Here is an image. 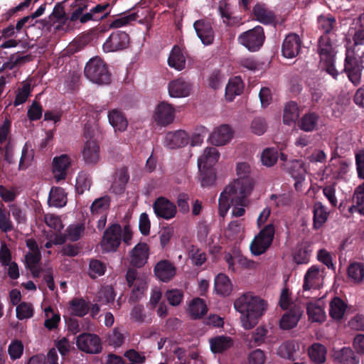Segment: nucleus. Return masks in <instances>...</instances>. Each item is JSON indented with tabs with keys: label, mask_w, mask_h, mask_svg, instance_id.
Returning a JSON list of instances; mask_svg holds the SVG:
<instances>
[{
	"label": "nucleus",
	"mask_w": 364,
	"mask_h": 364,
	"mask_svg": "<svg viewBox=\"0 0 364 364\" xmlns=\"http://www.w3.org/2000/svg\"><path fill=\"white\" fill-rule=\"evenodd\" d=\"M235 309L240 313L242 326L250 330L253 328L264 315L267 303L252 292H246L237 297L234 302Z\"/></svg>",
	"instance_id": "f257e3e1"
},
{
	"label": "nucleus",
	"mask_w": 364,
	"mask_h": 364,
	"mask_svg": "<svg viewBox=\"0 0 364 364\" xmlns=\"http://www.w3.org/2000/svg\"><path fill=\"white\" fill-rule=\"evenodd\" d=\"M235 172L237 178L230 183L220 194V205L223 213L228 207V198L229 195L235 191L244 196L251 195L255 187V180L250 175L252 168L248 162L237 163Z\"/></svg>",
	"instance_id": "f03ea898"
},
{
	"label": "nucleus",
	"mask_w": 364,
	"mask_h": 364,
	"mask_svg": "<svg viewBox=\"0 0 364 364\" xmlns=\"http://www.w3.org/2000/svg\"><path fill=\"white\" fill-rule=\"evenodd\" d=\"M336 48L334 34H323L320 37L318 46L320 67L335 79L338 74L334 67Z\"/></svg>",
	"instance_id": "7ed1b4c3"
},
{
	"label": "nucleus",
	"mask_w": 364,
	"mask_h": 364,
	"mask_svg": "<svg viewBox=\"0 0 364 364\" xmlns=\"http://www.w3.org/2000/svg\"><path fill=\"white\" fill-rule=\"evenodd\" d=\"M220 153L214 147H207L198 159V166L200 173L201 185L206 186L215 180V174L212 167L218 162Z\"/></svg>",
	"instance_id": "20e7f679"
},
{
	"label": "nucleus",
	"mask_w": 364,
	"mask_h": 364,
	"mask_svg": "<svg viewBox=\"0 0 364 364\" xmlns=\"http://www.w3.org/2000/svg\"><path fill=\"white\" fill-rule=\"evenodd\" d=\"M85 75L91 82L99 85H107L111 82V75L106 63L100 58L89 60L85 68Z\"/></svg>",
	"instance_id": "39448f33"
},
{
	"label": "nucleus",
	"mask_w": 364,
	"mask_h": 364,
	"mask_svg": "<svg viewBox=\"0 0 364 364\" xmlns=\"http://www.w3.org/2000/svg\"><path fill=\"white\" fill-rule=\"evenodd\" d=\"M275 233V226L273 223L266 225L255 236L250 245L253 255H260L264 253L271 246Z\"/></svg>",
	"instance_id": "423d86ee"
},
{
	"label": "nucleus",
	"mask_w": 364,
	"mask_h": 364,
	"mask_svg": "<svg viewBox=\"0 0 364 364\" xmlns=\"http://www.w3.org/2000/svg\"><path fill=\"white\" fill-rule=\"evenodd\" d=\"M250 196L251 195H247L246 196H244L237 191H235L232 194L229 195L228 198V207L227 208V210L224 213L222 211L221 209L220 197L218 200L220 215L222 217H225L230 207V203H232L233 206L232 210V215L235 217L242 216L245 213V208L249 206L251 203V200L250 199Z\"/></svg>",
	"instance_id": "0eeeda50"
},
{
	"label": "nucleus",
	"mask_w": 364,
	"mask_h": 364,
	"mask_svg": "<svg viewBox=\"0 0 364 364\" xmlns=\"http://www.w3.org/2000/svg\"><path fill=\"white\" fill-rule=\"evenodd\" d=\"M238 41L250 51L259 50L264 41V34L262 27L258 26L242 33L238 37Z\"/></svg>",
	"instance_id": "6e6552de"
},
{
	"label": "nucleus",
	"mask_w": 364,
	"mask_h": 364,
	"mask_svg": "<svg viewBox=\"0 0 364 364\" xmlns=\"http://www.w3.org/2000/svg\"><path fill=\"white\" fill-rule=\"evenodd\" d=\"M176 117V109L174 107L167 102H161L155 107L153 112L154 122L161 126H167L173 122Z\"/></svg>",
	"instance_id": "1a4fd4ad"
},
{
	"label": "nucleus",
	"mask_w": 364,
	"mask_h": 364,
	"mask_svg": "<svg viewBox=\"0 0 364 364\" xmlns=\"http://www.w3.org/2000/svg\"><path fill=\"white\" fill-rule=\"evenodd\" d=\"M122 228L120 225L114 224L108 228L104 233L101 247L105 252H114L121 242Z\"/></svg>",
	"instance_id": "9d476101"
},
{
	"label": "nucleus",
	"mask_w": 364,
	"mask_h": 364,
	"mask_svg": "<svg viewBox=\"0 0 364 364\" xmlns=\"http://www.w3.org/2000/svg\"><path fill=\"white\" fill-rule=\"evenodd\" d=\"M192 83L183 77H178L169 82L168 92L171 97L183 98L188 97L193 92Z\"/></svg>",
	"instance_id": "9b49d317"
},
{
	"label": "nucleus",
	"mask_w": 364,
	"mask_h": 364,
	"mask_svg": "<svg viewBox=\"0 0 364 364\" xmlns=\"http://www.w3.org/2000/svg\"><path fill=\"white\" fill-rule=\"evenodd\" d=\"M323 279L324 269L313 265L305 274L303 289L304 291L319 289L323 286Z\"/></svg>",
	"instance_id": "f8f14e48"
},
{
	"label": "nucleus",
	"mask_w": 364,
	"mask_h": 364,
	"mask_svg": "<svg viewBox=\"0 0 364 364\" xmlns=\"http://www.w3.org/2000/svg\"><path fill=\"white\" fill-rule=\"evenodd\" d=\"M149 247L146 242H139L129 252L128 260L136 267H141L146 262L149 257Z\"/></svg>",
	"instance_id": "ddd939ff"
},
{
	"label": "nucleus",
	"mask_w": 364,
	"mask_h": 364,
	"mask_svg": "<svg viewBox=\"0 0 364 364\" xmlns=\"http://www.w3.org/2000/svg\"><path fill=\"white\" fill-rule=\"evenodd\" d=\"M129 36L125 32L112 33L103 44L105 52H115L126 48L129 45Z\"/></svg>",
	"instance_id": "4468645a"
},
{
	"label": "nucleus",
	"mask_w": 364,
	"mask_h": 364,
	"mask_svg": "<svg viewBox=\"0 0 364 364\" xmlns=\"http://www.w3.org/2000/svg\"><path fill=\"white\" fill-rule=\"evenodd\" d=\"M77 346L80 350L87 353H98L102 346L98 336L91 333H83L77 338Z\"/></svg>",
	"instance_id": "2eb2a0df"
},
{
	"label": "nucleus",
	"mask_w": 364,
	"mask_h": 364,
	"mask_svg": "<svg viewBox=\"0 0 364 364\" xmlns=\"http://www.w3.org/2000/svg\"><path fill=\"white\" fill-rule=\"evenodd\" d=\"M233 137V131L228 124H221L215 127L209 136L213 145L220 146L228 144Z\"/></svg>",
	"instance_id": "dca6fc26"
},
{
	"label": "nucleus",
	"mask_w": 364,
	"mask_h": 364,
	"mask_svg": "<svg viewBox=\"0 0 364 364\" xmlns=\"http://www.w3.org/2000/svg\"><path fill=\"white\" fill-rule=\"evenodd\" d=\"M301 46V41L299 36L295 33H291L284 38L282 53L286 58H294L299 53Z\"/></svg>",
	"instance_id": "f3484780"
},
{
	"label": "nucleus",
	"mask_w": 364,
	"mask_h": 364,
	"mask_svg": "<svg viewBox=\"0 0 364 364\" xmlns=\"http://www.w3.org/2000/svg\"><path fill=\"white\" fill-rule=\"evenodd\" d=\"M154 210L158 217L166 220L173 218L177 212L175 204L163 197L159 198L155 201Z\"/></svg>",
	"instance_id": "a211bd4d"
},
{
	"label": "nucleus",
	"mask_w": 364,
	"mask_h": 364,
	"mask_svg": "<svg viewBox=\"0 0 364 364\" xmlns=\"http://www.w3.org/2000/svg\"><path fill=\"white\" fill-rule=\"evenodd\" d=\"M325 302L322 299L311 301L307 304L309 319L311 322L322 323L326 320Z\"/></svg>",
	"instance_id": "6ab92c4d"
},
{
	"label": "nucleus",
	"mask_w": 364,
	"mask_h": 364,
	"mask_svg": "<svg viewBox=\"0 0 364 364\" xmlns=\"http://www.w3.org/2000/svg\"><path fill=\"white\" fill-rule=\"evenodd\" d=\"M303 311L299 305H294L292 309L287 311L279 321V327L284 330L294 328L301 317Z\"/></svg>",
	"instance_id": "aec40b11"
},
{
	"label": "nucleus",
	"mask_w": 364,
	"mask_h": 364,
	"mask_svg": "<svg viewBox=\"0 0 364 364\" xmlns=\"http://www.w3.org/2000/svg\"><path fill=\"white\" fill-rule=\"evenodd\" d=\"M154 272L160 281L168 282L173 278L176 269L170 261L163 259L156 264Z\"/></svg>",
	"instance_id": "412c9836"
},
{
	"label": "nucleus",
	"mask_w": 364,
	"mask_h": 364,
	"mask_svg": "<svg viewBox=\"0 0 364 364\" xmlns=\"http://www.w3.org/2000/svg\"><path fill=\"white\" fill-rule=\"evenodd\" d=\"M188 134L183 130L168 132L164 139V145L169 149H177L188 144Z\"/></svg>",
	"instance_id": "4be33fe9"
},
{
	"label": "nucleus",
	"mask_w": 364,
	"mask_h": 364,
	"mask_svg": "<svg viewBox=\"0 0 364 364\" xmlns=\"http://www.w3.org/2000/svg\"><path fill=\"white\" fill-rule=\"evenodd\" d=\"M49 21L56 30L68 31L70 28L69 19L66 16L64 7L60 4L56 5L49 16Z\"/></svg>",
	"instance_id": "5701e85b"
},
{
	"label": "nucleus",
	"mask_w": 364,
	"mask_h": 364,
	"mask_svg": "<svg viewBox=\"0 0 364 364\" xmlns=\"http://www.w3.org/2000/svg\"><path fill=\"white\" fill-rule=\"evenodd\" d=\"M194 28L204 45L208 46L213 43L214 33L210 23L206 20H198L194 23Z\"/></svg>",
	"instance_id": "b1692460"
},
{
	"label": "nucleus",
	"mask_w": 364,
	"mask_h": 364,
	"mask_svg": "<svg viewBox=\"0 0 364 364\" xmlns=\"http://www.w3.org/2000/svg\"><path fill=\"white\" fill-rule=\"evenodd\" d=\"M290 174L295 180L294 186L297 191L302 190V183L304 181L307 173V167L301 160L293 161L290 166Z\"/></svg>",
	"instance_id": "393cba45"
},
{
	"label": "nucleus",
	"mask_w": 364,
	"mask_h": 364,
	"mask_svg": "<svg viewBox=\"0 0 364 364\" xmlns=\"http://www.w3.org/2000/svg\"><path fill=\"white\" fill-rule=\"evenodd\" d=\"M126 279L129 287H133L132 293L136 298L143 294L146 289V280L137 276V271L134 269H129L127 272Z\"/></svg>",
	"instance_id": "a878e982"
},
{
	"label": "nucleus",
	"mask_w": 364,
	"mask_h": 364,
	"mask_svg": "<svg viewBox=\"0 0 364 364\" xmlns=\"http://www.w3.org/2000/svg\"><path fill=\"white\" fill-rule=\"evenodd\" d=\"M70 165V159L68 155L62 154L53 159V173L57 181L65 178Z\"/></svg>",
	"instance_id": "bb28decb"
},
{
	"label": "nucleus",
	"mask_w": 364,
	"mask_h": 364,
	"mask_svg": "<svg viewBox=\"0 0 364 364\" xmlns=\"http://www.w3.org/2000/svg\"><path fill=\"white\" fill-rule=\"evenodd\" d=\"M86 164H96L100 159V146L94 139L87 140L82 151Z\"/></svg>",
	"instance_id": "cd10ccee"
},
{
	"label": "nucleus",
	"mask_w": 364,
	"mask_h": 364,
	"mask_svg": "<svg viewBox=\"0 0 364 364\" xmlns=\"http://www.w3.org/2000/svg\"><path fill=\"white\" fill-rule=\"evenodd\" d=\"M333 360L339 364H359V359L349 347H343L333 352Z\"/></svg>",
	"instance_id": "c85d7f7f"
},
{
	"label": "nucleus",
	"mask_w": 364,
	"mask_h": 364,
	"mask_svg": "<svg viewBox=\"0 0 364 364\" xmlns=\"http://www.w3.org/2000/svg\"><path fill=\"white\" fill-rule=\"evenodd\" d=\"M348 309V305L344 300L339 297H334L329 303V316L334 321H341L343 318Z\"/></svg>",
	"instance_id": "c756f323"
},
{
	"label": "nucleus",
	"mask_w": 364,
	"mask_h": 364,
	"mask_svg": "<svg viewBox=\"0 0 364 364\" xmlns=\"http://www.w3.org/2000/svg\"><path fill=\"white\" fill-rule=\"evenodd\" d=\"M348 279L351 283L360 284L364 282V262H354L347 269Z\"/></svg>",
	"instance_id": "7c9ffc66"
},
{
	"label": "nucleus",
	"mask_w": 364,
	"mask_h": 364,
	"mask_svg": "<svg viewBox=\"0 0 364 364\" xmlns=\"http://www.w3.org/2000/svg\"><path fill=\"white\" fill-rule=\"evenodd\" d=\"M108 119L115 132H124L128 126V121L123 113L114 109L109 112Z\"/></svg>",
	"instance_id": "2f4dec72"
},
{
	"label": "nucleus",
	"mask_w": 364,
	"mask_h": 364,
	"mask_svg": "<svg viewBox=\"0 0 364 364\" xmlns=\"http://www.w3.org/2000/svg\"><path fill=\"white\" fill-rule=\"evenodd\" d=\"M210 350L213 353H222L233 345L232 339L229 336H218L209 340Z\"/></svg>",
	"instance_id": "473e14b6"
},
{
	"label": "nucleus",
	"mask_w": 364,
	"mask_h": 364,
	"mask_svg": "<svg viewBox=\"0 0 364 364\" xmlns=\"http://www.w3.org/2000/svg\"><path fill=\"white\" fill-rule=\"evenodd\" d=\"M353 57L352 52L348 49L346 53L345 70L348 74L349 80L354 84L358 85L360 82L361 77V70L358 67H353Z\"/></svg>",
	"instance_id": "72a5a7b5"
},
{
	"label": "nucleus",
	"mask_w": 364,
	"mask_h": 364,
	"mask_svg": "<svg viewBox=\"0 0 364 364\" xmlns=\"http://www.w3.org/2000/svg\"><path fill=\"white\" fill-rule=\"evenodd\" d=\"M215 290L217 294L228 296L232 291V284L230 278L225 274H218L215 278Z\"/></svg>",
	"instance_id": "f704fd0d"
},
{
	"label": "nucleus",
	"mask_w": 364,
	"mask_h": 364,
	"mask_svg": "<svg viewBox=\"0 0 364 364\" xmlns=\"http://www.w3.org/2000/svg\"><path fill=\"white\" fill-rule=\"evenodd\" d=\"M244 89V84L240 77L231 78L225 89V98L228 101H232L237 95H240Z\"/></svg>",
	"instance_id": "c9c22d12"
},
{
	"label": "nucleus",
	"mask_w": 364,
	"mask_h": 364,
	"mask_svg": "<svg viewBox=\"0 0 364 364\" xmlns=\"http://www.w3.org/2000/svg\"><path fill=\"white\" fill-rule=\"evenodd\" d=\"M168 65L177 70H182L186 66V58L181 48L174 46L168 59Z\"/></svg>",
	"instance_id": "e433bc0d"
},
{
	"label": "nucleus",
	"mask_w": 364,
	"mask_h": 364,
	"mask_svg": "<svg viewBox=\"0 0 364 364\" xmlns=\"http://www.w3.org/2000/svg\"><path fill=\"white\" fill-rule=\"evenodd\" d=\"M224 259L228 264L229 269L232 271H235L236 269V264L247 268H255L256 267L255 262L248 260L246 257L241 255H235L233 257L230 253H226Z\"/></svg>",
	"instance_id": "4c0bfd02"
},
{
	"label": "nucleus",
	"mask_w": 364,
	"mask_h": 364,
	"mask_svg": "<svg viewBox=\"0 0 364 364\" xmlns=\"http://www.w3.org/2000/svg\"><path fill=\"white\" fill-rule=\"evenodd\" d=\"M67 203V194L65 191L58 187L52 188L48 198L50 206L62 208Z\"/></svg>",
	"instance_id": "58836bf2"
},
{
	"label": "nucleus",
	"mask_w": 364,
	"mask_h": 364,
	"mask_svg": "<svg viewBox=\"0 0 364 364\" xmlns=\"http://www.w3.org/2000/svg\"><path fill=\"white\" fill-rule=\"evenodd\" d=\"M68 310L71 315L81 317L87 314L89 306L84 299L74 298L69 302Z\"/></svg>",
	"instance_id": "ea45409f"
},
{
	"label": "nucleus",
	"mask_w": 364,
	"mask_h": 364,
	"mask_svg": "<svg viewBox=\"0 0 364 364\" xmlns=\"http://www.w3.org/2000/svg\"><path fill=\"white\" fill-rule=\"evenodd\" d=\"M41 256L40 252H28L26 255L25 260L27 268L31 271L34 277H39L40 275V266L39 262Z\"/></svg>",
	"instance_id": "a19ab883"
},
{
	"label": "nucleus",
	"mask_w": 364,
	"mask_h": 364,
	"mask_svg": "<svg viewBox=\"0 0 364 364\" xmlns=\"http://www.w3.org/2000/svg\"><path fill=\"white\" fill-rule=\"evenodd\" d=\"M328 212L321 203H316L314 206V228L318 229L326 222Z\"/></svg>",
	"instance_id": "79ce46f5"
},
{
	"label": "nucleus",
	"mask_w": 364,
	"mask_h": 364,
	"mask_svg": "<svg viewBox=\"0 0 364 364\" xmlns=\"http://www.w3.org/2000/svg\"><path fill=\"white\" fill-rule=\"evenodd\" d=\"M253 13L257 20L263 23H269L274 19V13L264 4H256L253 9Z\"/></svg>",
	"instance_id": "37998d69"
},
{
	"label": "nucleus",
	"mask_w": 364,
	"mask_h": 364,
	"mask_svg": "<svg viewBox=\"0 0 364 364\" xmlns=\"http://www.w3.org/2000/svg\"><path fill=\"white\" fill-rule=\"evenodd\" d=\"M349 163L340 158L331 159L328 169L332 173L334 178L343 176L347 171Z\"/></svg>",
	"instance_id": "c03bdc74"
},
{
	"label": "nucleus",
	"mask_w": 364,
	"mask_h": 364,
	"mask_svg": "<svg viewBox=\"0 0 364 364\" xmlns=\"http://www.w3.org/2000/svg\"><path fill=\"white\" fill-rule=\"evenodd\" d=\"M299 116V109L297 104L294 102H289L287 103L284 108V123L288 125H291L296 121Z\"/></svg>",
	"instance_id": "a18cd8bd"
},
{
	"label": "nucleus",
	"mask_w": 364,
	"mask_h": 364,
	"mask_svg": "<svg viewBox=\"0 0 364 364\" xmlns=\"http://www.w3.org/2000/svg\"><path fill=\"white\" fill-rule=\"evenodd\" d=\"M129 180V174L126 168L119 169L115 173L114 181L112 185V191L120 193Z\"/></svg>",
	"instance_id": "49530a36"
},
{
	"label": "nucleus",
	"mask_w": 364,
	"mask_h": 364,
	"mask_svg": "<svg viewBox=\"0 0 364 364\" xmlns=\"http://www.w3.org/2000/svg\"><path fill=\"white\" fill-rule=\"evenodd\" d=\"M309 355L311 360L318 364L323 363L326 359V348L319 343H314L309 348Z\"/></svg>",
	"instance_id": "de8ad7c7"
},
{
	"label": "nucleus",
	"mask_w": 364,
	"mask_h": 364,
	"mask_svg": "<svg viewBox=\"0 0 364 364\" xmlns=\"http://www.w3.org/2000/svg\"><path fill=\"white\" fill-rule=\"evenodd\" d=\"M44 326L49 329L53 330L58 327V325L60 321V314L55 311L50 306L46 307L44 309Z\"/></svg>",
	"instance_id": "09e8293b"
},
{
	"label": "nucleus",
	"mask_w": 364,
	"mask_h": 364,
	"mask_svg": "<svg viewBox=\"0 0 364 364\" xmlns=\"http://www.w3.org/2000/svg\"><path fill=\"white\" fill-rule=\"evenodd\" d=\"M318 116L314 113H309L302 117L299 122V128L304 132H312L316 129Z\"/></svg>",
	"instance_id": "8fccbe9b"
},
{
	"label": "nucleus",
	"mask_w": 364,
	"mask_h": 364,
	"mask_svg": "<svg viewBox=\"0 0 364 364\" xmlns=\"http://www.w3.org/2000/svg\"><path fill=\"white\" fill-rule=\"evenodd\" d=\"M188 310L191 315L197 318H200L207 312V306L203 299L196 298L190 303Z\"/></svg>",
	"instance_id": "3c124183"
},
{
	"label": "nucleus",
	"mask_w": 364,
	"mask_h": 364,
	"mask_svg": "<svg viewBox=\"0 0 364 364\" xmlns=\"http://www.w3.org/2000/svg\"><path fill=\"white\" fill-rule=\"evenodd\" d=\"M188 256L196 266H201L206 261L205 253L196 246L191 245L188 248Z\"/></svg>",
	"instance_id": "603ef678"
},
{
	"label": "nucleus",
	"mask_w": 364,
	"mask_h": 364,
	"mask_svg": "<svg viewBox=\"0 0 364 364\" xmlns=\"http://www.w3.org/2000/svg\"><path fill=\"white\" fill-rule=\"evenodd\" d=\"M356 205L349 208V212L358 211L364 215V183L358 186L354 193Z\"/></svg>",
	"instance_id": "864d4df0"
},
{
	"label": "nucleus",
	"mask_w": 364,
	"mask_h": 364,
	"mask_svg": "<svg viewBox=\"0 0 364 364\" xmlns=\"http://www.w3.org/2000/svg\"><path fill=\"white\" fill-rule=\"evenodd\" d=\"M277 159L278 153L274 148H267L262 152L261 161L266 166H272L277 162Z\"/></svg>",
	"instance_id": "5fc2aeb1"
},
{
	"label": "nucleus",
	"mask_w": 364,
	"mask_h": 364,
	"mask_svg": "<svg viewBox=\"0 0 364 364\" xmlns=\"http://www.w3.org/2000/svg\"><path fill=\"white\" fill-rule=\"evenodd\" d=\"M267 330L263 326L257 327L252 333L251 338H247V341L250 346H257L261 345L265 338Z\"/></svg>",
	"instance_id": "6e6d98bb"
},
{
	"label": "nucleus",
	"mask_w": 364,
	"mask_h": 364,
	"mask_svg": "<svg viewBox=\"0 0 364 364\" xmlns=\"http://www.w3.org/2000/svg\"><path fill=\"white\" fill-rule=\"evenodd\" d=\"M318 23L320 28L324 31V34H333L331 33L335 24L336 19L332 16L321 15L318 18Z\"/></svg>",
	"instance_id": "4d7b16f0"
},
{
	"label": "nucleus",
	"mask_w": 364,
	"mask_h": 364,
	"mask_svg": "<svg viewBox=\"0 0 364 364\" xmlns=\"http://www.w3.org/2000/svg\"><path fill=\"white\" fill-rule=\"evenodd\" d=\"M23 345L21 341H12L8 346V353L10 358L13 360L20 358L23 355Z\"/></svg>",
	"instance_id": "13d9d810"
},
{
	"label": "nucleus",
	"mask_w": 364,
	"mask_h": 364,
	"mask_svg": "<svg viewBox=\"0 0 364 364\" xmlns=\"http://www.w3.org/2000/svg\"><path fill=\"white\" fill-rule=\"evenodd\" d=\"M91 186V179L89 175L85 172L78 174L76 178V189L78 193L82 194L86 190H89Z\"/></svg>",
	"instance_id": "bf43d9fd"
},
{
	"label": "nucleus",
	"mask_w": 364,
	"mask_h": 364,
	"mask_svg": "<svg viewBox=\"0 0 364 364\" xmlns=\"http://www.w3.org/2000/svg\"><path fill=\"white\" fill-rule=\"evenodd\" d=\"M16 311V316L20 320L30 318L33 315V308L30 303H21L17 306Z\"/></svg>",
	"instance_id": "052dcab7"
},
{
	"label": "nucleus",
	"mask_w": 364,
	"mask_h": 364,
	"mask_svg": "<svg viewBox=\"0 0 364 364\" xmlns=\"http://www.w3.org/2000/svg\"><path fill=\"white\" fill-rule=\"evenodd\" d=\"M31 92V85L28 82H24L22 85V87H20L17 91L14 102V106L16 107L24 103L27 100Z\"/></svg>",
	"instance_id": "680f3d73"
},
{
	"label": "nucleus",
	"mask_w": 364,
	"mask_h": 364,
	"mask_svg": "<svg viewBox=\"0 0 364 364\" xmlns=\"http://www.w3.org/2000/svg\"><path fill=\"white\" fill-rule=\"evenodd\" d=\"M106 270L105 264L100 260H91L89 265V275L92 278H96L103 275Z\"/></svg>",
	"instance_id": "e2e57ef3"
},
{
	"label": "nucleus",
	"mask_w": 364,
	"mask_h": 364,
	"mask_svg": "<svg viewBox=\"0 0 364 364\" xmlns=\"http://www.w3.org/2000/svg\"><path fill=\"white\" fill-rule=\"evenodd\" d=\"M279 305L283 310H286L291 309L294 305L298 304L294 303L289 290L287 288H284L280 294Z\"/></svg>",
	"instance_id": "0e129e2a"
},
{
	"label": "nucleus",
	"mask_w": 364,
	"mask_h": 364,
	"mask_svg": "<svg viewBox=\"0 0 364 364\" xmlns=\"http://www.w3.org/2000/svg\"><path fill=\"white\" fill-rule=\"evenodd\" d=\"M110 199L108 196H103L96 199L91 205L92 213H103L109 206Z\"/></svg>",
	"instance_id": "69168bd1"
},
{
	"label": "nucleus",
	"mask_w": 364,
	"mask_h": 364,
	"mask_svg": "<svg viewBox=\"0 0 364 364\" xmlns=\"http://www.w3.org/2000/svg\"><path fill=\"white\" fill-rule=\"evenodd\" d=\"M33 151L31 146L26 144L22 149L21 157L19 161V169L23 170L28 167L33 159Z\"/></svg>",
	"instance_id": "338daca9"
},
{
	"label": "nucleus",
	"mask_w": 364,
	"mask_h": 364,
	"mask_svg": "<svg viewBox=\"0 0 364 364\" xmlns=\"http://www.w3.org/2000/svg\"><path fill=\"white\" fill-rule=\"evenodd\" d=\"M296 351V344L293 341L282 343L278 348L277 353L282 358H291Z\"/></svg>",
	"instance_id": "774afa93"
}]
</instances>
